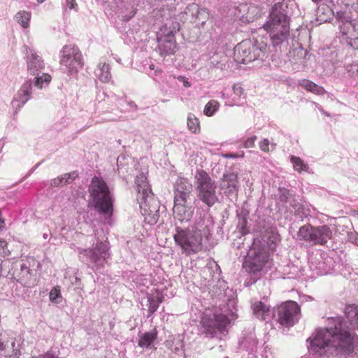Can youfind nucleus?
<instances>
[{
	"label": "nucleus",
	"instance_id": "f257e3e1",
	"mask_svg": "<svg viewBox=\"0 0 358 358\" xmlns=\"http://www.w3.org/2000/svg\"><path fill=\"white\" fill-rule=\"evenodd\" d=\"M334 327L316 330L310 341V348L320 355H349L358 346V336L350 332L342 319L336 318Z\"/></svg>",
	"mask_w": 358,
	"mask_h": 358
},
{
	"label": "nucleus",
	"instance_id": "f03ea898",
	"mask_svg": "<svg viewBox=\"0 0 358 358\" xmlns=\"http://www.w3.org/2000/svg\"><path fill=\"white\" fill-rule=\"evenodd\" d=\"M88 192L94 208L101 214L110 216L113 212V199L105 180L102 178L93 177Z\"/></svg>",
	"mask_w": 358,
	"mask_h": 358
},
{
	"label": "nucleus",
	"instance_id": "7ed1b4c3",
	"mask_svg": "<svg viewBox=\"0 0 358 358\" xmlns=\"http://www.w3.org/2000/svg\"><path fill=\"white\" fill-rule=\"evenodd\" d=\"M173 238L187 255L196 254L203 250L202 231L196 225L186 229L177 227Z\"/></svg>",
	"mask_w": 358,
	"mask_h": 358
},
{
	"label": "nucleus",
	"instance_id": "20e7f679",
	"mask_svg": "<svg viewBox=\"0 0 358 358\" xmlns=\"http://www.w3.org/2000/svg\"><path fill=\"white\" fill-rule=\"evenodd\" d=\"M263 27L270 34L273 45L278 46L287 39L289 34V20L285 14L273 8Z\"/></svg>",
	"mask_w": 358,
	"mask_h": 358
},
{
	"label": "nucleus",
	"instance_id": "39448f33",
	"mask_svg": "<svg viewBox=\"0 0 358 358\" xmlns=\"http://www.w3.org/2000/svg\"><path fill=\"white\" fill-rule=\"evenodd\" d=\"M194 187L197 197L208 207L213 206L217 201V185L204 170H197L194 176Z\"/></svg>",
	"mask_w": 358,
	"mask_h": 358
},
{
	"label": "nucleus",
	"instance_id": "423d86ee",
	"mask_svg": "<svg viewBox=\"0 0 358 358\" xmlns=\"http://www.w3.org/2000/svg\"><path fill=\"white\" fill-rule=\"evenodd\" d=\"M297 238L313 245H326L329 241L333 239V230L329 225L322 224L313 226L306 224L301 226L297 233Z\"/></svg>",
	"mask_w": 358,
	"mask_h": 358
},
{
	"label": "nucleus",
	"instance_id": "0eeeda50",
	"mask_svg": "<svg viewBox=\"0 0 358 358\" xmlns=\"http://www.w3.org/2000/svg\"><path fill=\"white\" fill-rule=\"evenodd\" d=\"M137 200L139 201L141 213L145 222L150 225L155 224L159 217V206L153 198L148 196L149 186H138Z\"/></svg>",
	"mask_w": 358,
	"mask_h": 358
},
{
	"label": "nucleus",
	"instance_id": "6e6552de",
	"mask_svg": "<svg viewBox=\"0 0 358 358\" xmlns=\"http://www.w3.org/2000/svg\"><path fill=\"white\" fill-rule=\"evenodd\" d=\"M270 260V253L262 245H258L255 241L243 263V267L247 272L256 274L261 272Z\"/></svg>",
	"mask_w": 358,
	"mask_h": 358
},
{
	"label": "nucleus",
	"instance_id": "1a4fd4ad",
	"mask_svg": "<svg viewBox=\"0 0 358 358\" xmlns=\"http://www.w3.org/2000/svg\"><path fill=\"white\" fill-rule=\"evenodd\" d=\"M277 314L278 322L285 327L294 326L301 317V308L294 301H287L282 303L275 309Z\"/></svg>",
	"mask_w": 358,
	"mask_h": 358
},
{
	"label": "nucleus",
	"instance_id": "9d476101",
	"mask_svg": "<svg viewBox=\"0 0 358 358\" xmlns=\"http://www.w3.org/2000/svg\"><path fill=\"white\" fill-rule=\"evenodd\" d=\"M60 64L67 69L69 74L77 73L84 65L79 48L75 45H65L61 51Z\"/></svg>",
	"mask_w": 358,
	"mask_h": 358
},
{
	"label": "nucleus",
	"instance_id": "9b49d317",
	"mask_svg": "<svg viewBox=\"0 0 358 358\" xmlns=\"http://www.w3.org/2000/svg\"><path fill=\"white\" fill-rule=\"evenodd\" d=\"M267 48L264 45L262 48L252 45L250 42L242 41L234 50V55L238 62L248 64L264 56V50Z\"/></svg>",
	"mask_w": 358,
	"mask_h": 358
},
{
	"label": "nucleus",
	"instance_id": "f8f14e48",
	"mask_svg": "<svg viewBox=\"0 0 358 358\" xmlns=\"http://www.w3.org/2000/svg\"><path fill=\"white\" fill-rule=\"evenodd\" d=\"M201 323L205 333L213 336L217 332H227V327L230 324V320L222 313L213 315L205 314L201 318Z\"/></svg>",
	"mask_w": 358,
	"mask_h": 358
},
{
	"label": "nucleus",
	"instance_id": "ddd939ff",
	"mask_svg": "<svg viewBox=\"0 0 358 358\" xmlns=\"http://www.w3.org/2000/svg\"><path fill=\"white\" fill-rule=\"evenodd\" d=\"M11 277L25 287L34 285L35 279L33 271L27 262H15L9 270Z\"/></svg>",
	"mask_w": 358,
	"mask_h": 358
},
{
	"label": "nucleus",
	"instance_id": "4468645a",
	"mask_svg": "<svg viewBox=\"0 0 358 358\" xmlns=\"http://www.w3.org/2000/svg\"><path fill=\"white\" fill-rule=\"evenodd\" d=\"M339 29L343 36L350 41L358 40V27L354 23L345 11H338L336 14Z\"/></svg>",
	"mask_w": 358,
	"mask_h": 358
},
{
	"label": "nucleus",
	"instance_id": "2eb2a0df",
	"mask_svg": "<svg viewBox=\"0 0 358 358\" xmlns=\"http://www.w3.org/2000/svg\"><path fill=\"white\" fill-rule=\"evenodd\" d=\"M185 14L189 16V21L192 23H196L203 27L209 19V11L207 8H201L196 3L189 4L185 10Z\"/></svg>",
	"mask_w": 358,
	"mask_h": 358
},
{
	"label": "nucleus",
	"instance_id": "dca6fc26",
	"mask_svg": "<svg viewBox=\"0 0 358 358\" xmlns=\"http://www.w3.org/2000/svg\"><path fill=\"white\" fill-rule=\"evenodd\" d=\"M187 200L180 201L174 200L173 213L174 217L180 222H187L191 220L194 214L192 206L186 205Z\"/></svg>",
	"mask_w": 358,
	"mask_h": 358
},
{
	"label": "nucleus",
	"instance_id": "f3484780",
	"mask_svg": "<svg viewBox=\"0 0 358 358\" xmlns=\"http://www.w3.org/2000/svg\"><path fill=\"white\" fill-rule=\"evenodd\" d=\"M27 70L34 76L38 71L44 68L43 61L32 50L27 48Z\"/></svg>",
	"mask_w": 358,
	"mask_h": 358
},
{
	"label": "nucleus",
	"instance_id": "a211bd4d",
	"mask_svg": "<svg viewBox=\"0 0 358 358\" xmlns=\"http://www.w3.org/2000/svg\"><path fill=\"white\" fill-rule=\"evenodd\" d=\"M192 191V185L184 178H179L176 183L174 200H187Z\"/></svg>",
	"mask_w": 358,
	"mask_h": 358
},
{
	"label": "nucleus",
	"instance_id": "6ab92c4d",
	"mask_svg": "<svg viewBox=\"0 0 358 358\" xmlns=\"http://www.w3.org/2000/svg\"><path fill=\"white\" fill-rule=\"evenodd\" d=\"M31 82L24 83L13 99V103L17 107H21L31 98Z\"/></svg>",
	"mask_w": 358,
	"mask_h": 358
},
{
	"label": "nucleus",
	"instance_id": "aec40b11",
	"mask_svg": "<svg viewBox=\"0 0 358 358\" xmlns=\"http://www.w3.org/2000/svg\"><path fill=\"white\" fill-rule=\"evenodd\" d=\"M344 314L352 329H358V305L348 304L345 306Z\"/></svg>",
	"mask_w": 358,
	"mask_h": 358
},
{
	"label": "nucleus",
	"instance_id": "412c9836",
	"mask_svg": "<svg viewBox=\"0 0 358 358\" xmlns=\"http://www.w3.org/2000/svg\"><path fill=\"white\" fill-rule=\"evenodd\" d=\"M238 175L234 173L224 174L222 186L228 194L234 193L238 190Z\"/></svg>",
	"mask_w": 358,
	"mask_h": 358
},
{
	"label": "nucleus",
	"instance_id": "4be33fe9",
	"mask_svg": "<svg viewBox=\"0 0 358 358\" xmlns=\"http://www.w3.org/2000/svg\"><path fill=\"white\" fill-rule=\"evenodd\" d=\"M252 310L256 317L261 320H266L271 315L270 306L262 301L254 302Z\"/></svg>",
	"mask_w": 358,
	"mask_h": 358
},
{
	"label": "nucleus",
	"instance_id": "5701e85b",
	"mask_svg": "<svg viewBox=\"0 0 358 358\" xmlns=\"http://www.w3.org/2000/svg\"><path fill=\"white\" fill-rule=\"evenodd\" d=\"M157 330L155 327L152 330L139 335L138 345L142 348H149L157 338Z\"/></svg>",
	"mask_w": 358,
	"mask_h": 358
},
{
	"label": "nucleus",
	"instance_id": "b1692460",
	"mask_svg": "<svg viewBox=\"0 0 358 358\" xmlns=\"http://www.w3.org/2000/svg\"><path fill=\"white\" fill-rule=\"evenodd\" d=\"M91 259L94 262H97L100 258H103L104 259H107L109 256L108 252V246L106 243H97L96 247L94 250H90Z\"/></svg>",
	"mask_w": 358,
	"mask_h": 358
},
{
	"label": "nucleus",
	"instance_id": "393cba45",
	"mask_svg": "<svg viewBox=\"0 0 358 358\" xmlns=\"http://www.w3.org/2000/svg\"><path fill=\"white\" fill-rule=\"evenodd\" d=\"M259 244L268 251L269 250H274L280 242V235L273 231H267L266 236L262 239V243L259 241Z\"/></svg>",
	"mask_w": 358,
	"mask_h": 358
},
{
	"label": "nucleus",
	"instance_id": "a878e982",
	"mask_svg": "<svg viewBox=\"0 0 358 358\" xmlns=\"http://www.w3.org/2000/svg\"><path fill=\"white\" fill-rule=\"evenodd\" d=\"M299 85H300L306 91L317 95H322L325 93V90L323 87L317 85L313 81L308 79H302L299 80Z\"/></svg>",
	"mask_w": 358,
	"mask_h": 358
},
{
	"label": "nucleus",
	"instance_id": "bb28decb",
	"mask_svg": "<svg viewBox=\"0 0 358 358\" xmlns=\"http://www.w3.org/2000/svg\"><path fill=\"white\" fill-rule=\"evenodd\" d=\"M187 127L188 129L194 133L199 134L201 131L200 121L194 114L189 113L187 117Z\"/></svg>",
	"mask_w": 358,
	"mask_h": 358
},
{
	"label": "nucleus",
	"instance_id": "cd10ccee",
	"mask_svg": "<svg viewBox=\"0 0 358 358\" xmlns=\"http://www.w3.org/2000/svg\"><path fill=\"white\" fill-rule=\"evenodd\" d=\"M290 161L293 164V168L295 171L299 173L308 171V165L304 162V161L299 157L292 155L290 157Z\"/></svg>",
	"mask_w": 358,
	"mask_h": 358
},
{
	"label": "nucleus",
	"instance_id": "c85d7f7f",
	"mask_svg": "<svg viewBox=\"0 0 358 358\" xmlns=\"http://www.w3.org/2000/svg\"><path fill=\"white\" fill-rule=\"evenodd\" d=\"M15 19L23 28H28L31 20V13L24 10L19 11L15 15Z\"/></svg>",
	"mask_w": 358,
	"mask_h": 358
},
{
	"label": "nucleus",
	"instance_id": "c756f323",
	"mask_svg": "<svg viewBox=\"0 0 358 358\" xmlns=\"http://www.w3.org/2000/svg\"><path fill=\"white\" fill-rule=\"evenodd\" d=\"M98 75L99 80L103 83H108L111 80L110 68L108 64L103 63L99 69Z\"/></svg>",
	"mask_w": 358,
	"mask_h": 358
},
{
	"label": "nucleus",
	"instance_id": "7c9ffc66",
	"mask_svg": "<svg viewBox=\"0 0 358 358\" xmlns=\"http://www.w3.org/2000/svg\"><path fill=\"white\" fill-rule=\"evenodd\" d=\"M220 103L214 99L209 101L205 106L203 113L206 116H212L219 108Z\"/></svg>",
	"mask_w": 358,
	"mask_h": 358
},
{
	"label": "nucleus",
	"instance_id": "2f4dec72",
	"mask_svg": "<svg viewBox=\"0 0 358 358\" xmlns=\"http://www.w3.org/2000/svg\"><path fill=\"white\" fill-rule=\"evenodd\" d=\"M51 81V76L48 73H43L41 77L36 78L35 85L42 88L44 83L48 84Z\"/></svg>",
	"mask_w": 358,
	"mask_h": 358
},
{
	"label": "nucleus",
	"instance_id": "473e14b6",
	"mask_svg": "<svg viewBox=\"0 0 358 358\" xmlns=\"http://www.w3.org/2000/svg\"><path fill=\"white\" fill-rule=\"evenodd\" d=\"M49 298L51 302L54 303H57L59 301L57 299L62 298L61 291L59 287H54L49 295Z\"/></svg>",
	"mask_w": 358,
	"mask_h": 358
},
{
	"label": "nucleus",
	"instance_id": "72a5a7b5",
	"mask_svg": "<svg viewBox=\"0 0 358 358\" xmlns=\"http://www.w3.org/2000/svg\"><path fill=\"white\" fill-rule=\"evenodd\" d=\"M70 173H66L60 178L53 179L52 180V185L54 186L66 185L68 182V180L70 178Z\"/></svg>",
	"mask_w": 358,
	"mask_h": 358
},
{
	"label": "nucleus",
	"instance_id": "f704fd0d",
	"mask_svg": "<svg viewBox=\"0 0 358 358\" xmlns=\"http://www.w3.org/2000/svg\"><path fill=\"white\" fill-rule=\"evenodd\" d=\"M148 311L150 315L153 314L158 308L159 304L162 303V299L158 298L157 301H155L152 299H149Z\"/></svg>",
	"mask_w": 358,
	"mask_h": 358
},
{
	"label": "nucleus",
	"instance_id": "c9c22d12",
	"mask_svg": "<svg viewBox=\"0 0 358 358\" xmlns=\"http://www.w3.org/2000/svg\"><path fill=\"white\" fill-rule=\"evenodd\" d=\"M269 145H270L269 141L267 138H264L262 141H260L259 148L262 151H264L265 152H268L270 150Z\"/></svg>",
	"mask_w": 358,
	"mask_h": 358
},
{
	"label": "nucleus",
	"instance_id": "e433bc0d",
	"mask_svg": "<svg viewBox=\"0 0 358 358\" xmlns=\"http://www.w3.org/2000/svg\"><path fill=\"white\" fill-rule=\"evenodd\" d=\"M31 358H59L57 355H56L52 352H47L45 353L37 355V356H33Z\"/></svg>",
	"mask_w": 358,
	"mask_h": 358
},
{
	"label": "nucleus",
	"instance_id": "4c0bfd02",
	"mask_svg": "<svg viewBox=\"0 0 358 358\" xmlns=\"http://www.w3.org/2000/svg\"><path fill=\"white\" fill-rule=\"evenodd\" d=\"M257 140V136H254L251 138L247 139L244 143V147L246 148H253L255 146V141Z\"/></svg>",
	"mask_w": 358,
	"mask_h": 358
},
{
	"label": "nucleus",
	"instance_id": "58836bf2",
	"mask_svg": "<svg viewBox=\"0 0 358 358\" xmlns=\"http://www.w3.org/2000/svg\"><path fill=\"white\" fill-rule=\"evenodd\" d=\"M234 92L236 94L241 96L244 94V89L238 84H236L233 87Z\"/></svg>",
	"mask_w": 358,
	"mask_h": 358
},
{
	"label": "nucleus",
	"instance_id": "ea45409f",
	"mask_svg": "<svg viewBox=\"0 0 358 358\" xmlns=\"http://www.w3.org/2000/svg\"><path fill=\"white\" fill-rule=\"evenodd\" d=\"M177 79L181 82H182L183 83V85L185 87H189L191 86V83L188 81L187 78H185V76H178L177 78Z\"/></svg>",
	"mask_w": 358,
	"mask_h": 358
},
{
	"label": "nucleus",
	"instance_id": "a19ab883",
	"mask_svg": "<svg viewBox=\"0 0 358 358\" xmlns=\"http://www.w3.org/2000/svg\"><path fill=\"white\" fill-rule=\"evenodd\" d=\"M66 2H67L68 6L71 9L74 8L75 6L77 5L76 0H66Z\"/></svg>",
	"mask_w": 358,
	"mask_h": 358
},
{
	"label": "nucleus",
	"instance_id": "79ce46f5",
	"mask_svg": "<svg viewBox=\"0 0 358 358\" xmlns=\"http://www.w3.org/2000/svg\"><path fill=\"white\" fill-rule=\"evenodd\" d=\"M224 157L225 158H234V157H237L238 155L236 154H233V153H228V154H225L224 155Z\"/></svg>",
	"mask_w": 358,
	"mask_h": 358
},
{
	"label": "nucleus",
	"instance_id": "37998d69",
	"mask_svg": "<svg viewBox=\"0 0 358 358\" xmlns=\"http://www.w3.org/2000/svg\"><path fill=\"white\" fill-rule=\"evenodd\" d=\"M129 104L134 106L135 108H137V106L134 102H131Z\"/></svg>",
	"mask_w": 358,
	"mask_h": 358
},
{
	"label": "nucleus",
	"instance_id": "c03bdc74",
	"mask_svg": "<svg viewBox=\"0 0 358 358\" xmlns=\"http://www.w3.org/2000/svg\"><path fill=\"white\" fill-rule=\"evenodd\" d=\"M1 247H3V243L6 244V243L5 241H3L2 240L1 241Z\"/></svg>",
	"mask_w": 358,
	"mask_h": 358
},
{
	"label": "nucleus",
	"instance_id": "a18cd8bd",
	"mask_svg": "<svg viewBox=\"0 0 358 358\" xmlns=\"http://www.w3.org/2000/svg\"><path fill=\"white\" fill-rule=\"evenodd\" d=\"M45 1V0H37V1H38V3H43V2H44Z\"/></svg>",
	"mask_w": 358,
	"mask_h": 358
},
{
	"label": "nucleus",
	"instance_id": "49530a36",
	"mask_svg": "<svg viewBox=\"0 0 358 358\" xmlns=\"http://www.w3.org/2000/svg\"><path fill=\"white\" fill-rule=\"evenodd\" d=\"M157 73H161L162 72V70L161 69H159V70H157L156 71Z\"/></svg>",
	"mask_w": 358,
	"mask_h": 358
},
{
	"label": "nucleus",
	"instance_id": "de8ad7c7",
	"mask_svg": "<svg viewBox=\"0 0 358 358\" xmlns=\"http://www.w3.org/2000/svg\"><path fill=\"white\" fill-rule=\"evenodd\" d=\"M3 222H4L3 220H1V224H3ZM2 227H3V226L1 225V228Z\"/></svg>",
	"mask_w": 358,
	"mask_h": 358
},
{
	"label": "nucleus",
	"instance_id": "09e8293b",
	"mask_svg": "<svg viewBox=\"0 0 358 358\" xmlns=\"http://www.w3.org/2000/svg\"><path fill=\"white\" fill-rule=\"evenodd\" d=\"M226 358H228V357H226Z\"/></svg>",
	"mask_w": 358,
	"mask_h": 358
}]
</instances>
